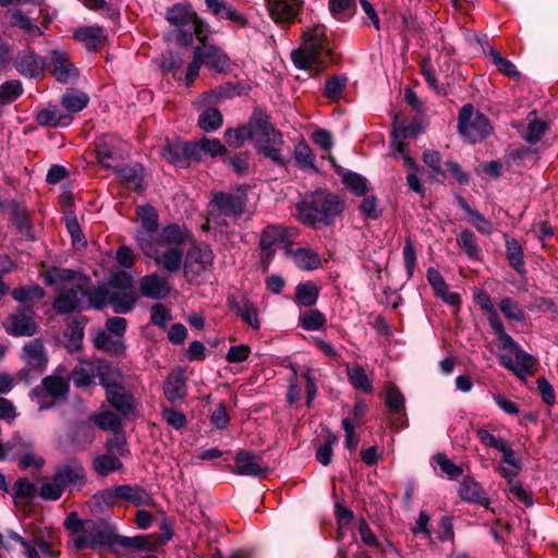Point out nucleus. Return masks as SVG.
Masks as SVG:
<instances>
[{
	"instance_id": "f257e3e1",
	"label": "nucleus",
	"mask_w": 558,
	"mask_h": 558,
	"mask_svg": "<svg viewBox=\"0 0 558 558\" xmlns=\"http://www.w3.org/2000/svg\"><path fill=\"white\" fill-rule=\"evenodd\" d=\"M64 526L76 550H100L114 545V529L105 520H82L76 512H70Z\"/></svg>"
},
{
	"instance_id": "f03ea898",
	"label": "nucleus",
	"mask_w": 558,
	"mask_h": 558,
	"mask_svg": "<svg viewBox=\"0 0 558 558\" xmlns=\"http://www.w3.org/2000/svg\"><path fill=\"white\" fill-rule=\"evenodd\" d=\"M291 59L298 69L319 74L333 61L325 27L316 25L303 32L302 46L293 50Z\"/></svg>"
},
{
	"instance_id": "7ed1b4c3",
	"label": "nucleus",
	"mask_w": 558,
	"mask_h": 558,
	"mask_svg": "<svg viewBox=\"0 0 558 558\" xmlns=\"http://www.w3.org/2000/svg\"><path fill=\"white\" fill-rule=\"evenodd\" d=\"M187 236L186 230L179 225H169L160 231L158 238L146 244L141 250L153 258L157 266L169 272H175L181 268L183 251L180 245Z\"/></svg>"
},
{
	"instance_id": "20e7f679",
	"label": "nucleus",
	"mask_w": 558,
	"mask_h": 558,
	"mask_svg": "<svg viewBox=\"0 0 558 558\" xmlns=\"http://www.w3.org/2000/svg\"><path fill=\"white\" fill-rule=\"evenodd\" d=\"M165 19L171 27L169 37L180 45H192L194 36L204 41L210 34L209 26L198 19L190 4L174 3L167 9Z\"/></svg>"
},
{
	"instance_id": "39448f33",
	"label": "nucleus",
	"mask_w": 558,
	"mask_h": 558,
	"mask_svg": "<svg viewBox=\"0 0 558 558\" xmlns=\"http://www.w3.org/2000/svg\"><path fill=\"white\" fill-rule=\"evenodd\" d=\"M47 286L71 283L63 287L53 301V308L58 314H69L84 307L86 288L81 283H74L75 272L70 269L51 267L41 274Z\"/></svg>"
},
{
	"instance_id": "423d86ee",
	"label": "nucleus",
	"mask_w": 558,
	"mask_h": 558,
	"mask_svg": "<svg viewBox=\"0 0 558 558\" xmlns=\"http://www.w3.org/2000/svg\"><path fill=\"white\" fill-rule=\"evenodd\" d=\"M250 138L258 150L274 163L284 166L282 134L270 123L268 116L255 112L247 123Z\"/></svg>"
},
{
	"instance_id": "0eeeda50",
	"label": "nucleus",
	"mask_w": 558,
	"mask_h": 558,
	"mask_svg": "<svg viewBox=\"0 0 558 558\" xmlns=\"http://www.w3.org/2000/svg\"><path fill=\"white\" fill-rule=\"evenodd\" d=\"M95 498L106 506H116L124 500L135 507L150 506L154 504L153 496L143 487L137 485H118L99 490Z\"/></svg>"
},
{
	"instance_id": "6e6552de",
	"label": "nucleus",
	"mask_w": 558,
	"mask_h": 558,
	"mask_svg": "<svg viewBox=\"0 0 558 558\" xmlns=\"http://www.w3.org/2000/svg\"><path fill=\"white\" fill-rule=\"evenodd\" d=\"M459 131L468 141L475 143L486 137L492 126L487 118L475 111L472 105H464L459 113Z\"/></svg>"
},
{
	"instance_id": "1a4fd4ad",
	"label": "nucleus",
	"mask_w": 558,
	"mask_h": 558,
	"mask_svg": "<svg viewBox=\"0 0 558 558\" xmlns=\"http://www.w3.org/2000/svg\"><path fill=\"white\" fill-rule=\"evenodd\" d=\"M213 263L214 253L207 245L192 246L183 264L185 278L190 282L205 278L211 271Z\"/></svg>"
},
{
	"instance_id": "9d476101",
	"label": "nucleus",
	"mask_w": 558,
	"mask_h": 558,
	"mask_svg": "<svg viewBox=\"0 0 558 558\" xmlns=\"http://www.w3.org/2000/svg\"><path fill=\"white\" fill-rule=\"evenodd\" d=\"M246 204V196L243 192L216 193L209 204V213L216 218L238 219L243 213Z\"/></svg>"
},
{
	"instance_id": "9b49d317",
	"label": "nucleus",
	"mask_w": 558,
	"mask_h": 558,
	"mask_svg": "<svg viewBox=\"0 0 558 558\" xmlns=\"http://www.w3.org/2000/svg\"><path fill=\"white\" fill-rule=\"evenodd\" d=\"M259 246L262 250V265L267 269L271 263L276 247H280L284 253H290L291 242L288 239L286 229L277 225L267 226L259 239Z\"/></svg>"
},
{
	"instance_id": "f8f14e48",
	"label": "nucleus",
	"mask_w": 558,
	"mask_h": 558,
	"mask_svg": "<svg viewBox=\"0 0 558 558\" xmlns=\"http://www.w3.org/2000/svg\"><path fill=\"white\" fill-rule=\"evenodd\" d=\"M124 143L114 135H102L96 142L98 162L104 168H114L116 163L124 157Z\"/></svg>"
},
{
	"instance_id": "ddd939ff",
	"label": "nucleus",
	"mask_w": 558,
	"mask_h": 558,
	"mask_svg": "<svg viewBox=\"0 0 558 558\" xmlns=\"http://www.w3.org/2000/svg\"><path fill=\"white\" fill-rule=\"evenodd\" d=\"M161 156L177 167H187L190 160L199 161L198 144L193 142L168 143L161 150Z\"/></svg>"
},
{
	"instance_id": "4468645a",
	"label": "nucleus",
	"mask_w": 558,
	"mask_h": 558,
	"mask_svg": "<svg viewBox=\"0 0 558 558\" xmlns=\"http://www.w3.org/2000/svg\"><path fill=\"white\" fill-rule=\"evenodd\" d=\"M136 214L141 219V228L136 232V241L142 248L146 244L155 241L160 232H157L158 213L150 205H142L136 207Z\"/></svg>"
},
{
	"instance_id": "2eb2a0df",
	"label": "nucleus",
	"mask_w": 558,
	"mask_h": 558,
	"mask_svg": "<svg viewBox=\"0 0 558 558\" xmlns=\"http://www.w3.org/2000/svg\"><path fill=\"white\" fill-rule=\"evenodd\" d=\"M514 359L509 355H501L500 363L507 369L514 373L520 378H526L534 375L538 368V361L533 355L519 349L513 353Z\"/></svg>"
},
{
	"instance_id": "dca6fc26",
	"label": "nucleus",
	"mask_w": 558,
	"mask_h": 558,
	"mask_svg": "<svg viewBox=\"0 0 558 558\" xmlns=\"http://www.w3.org/2000/svg\"><path fill=\"white\" fill-rule=\"evenodd\" d=\"M49 64L52 68V75L60 83H73L78 77V71L71 61L70 56L61 50H51Z\"/></svg>"
},
{
	"instance_id": "f3484780",
	"label": "nucleus",
	"mask_w": 558,
	"mask_h": 558,
	"mask_svg": "<svg viewBox=\"0 0 558 558\" xmlns=\"http://www.w3.org/2000/svg\"><path fill=\"white\" fill-rule=\"evenodd\" d=\"M138 283L142 295L153 300L165 299L171 291L170 282L157 272L142 277Z\"/></svg>"
},
{
	"instance_id": "a211bd4d",
	"label": "nucleus",
	"mask_w": 558,
	"mask_h": 558,
	"mask_svg": "<svg viewBox=\"0 0 558 558\" xmlns=\"http://www.w3.org/2000/svg\"><path fill=\"white\" fill-rule=\"evenodd\" d=\"M234 473L245 476H262L267 473L268 466L262 458L251 451H240L235 458Z\"/></svg>"
},
{
	"instance_id": "6ab92c4d",
	"label": "nucleus",
	"mask_w": 558,
	"mask_h": 558,
	"mask_svg": "<svg viewBox=\"0 0 558 558\" xmlns=\"http://www.w3.org/2000/svg\"><path fill=\"white\" fill-rule=\"evenodd\" d=\"M201 43L202 45L195 47V49H201L203 64L217 72H226L229 68L228 56L215 45L206 43V40Z\"/></svg>"
},
{
	"instance_id": "aec40b11",
	"label": "nucleus",
	"mask_w": 558,
	"mask_h": 558,
	"mask_svg": "<svg viewBox=\"0 0 558 558\" xmlns=\"http://www.w3.org/2000/svg\"><path fill=\"white\" fill-rule=\"evenodd\" d=\"M5 326L8 333L14 337H31L37 331V324L31 315L24 312H16L9 316Z\"/></svg>"
},
{
	"instance_id": "412c9836",
	"label": "nucleus",
	"mask_w": 558,
	"mask_h": 558,
	"mask_svg": "<svg viewBox=\"0 0 558 558\" xmlns=\"http://www.w3.org/2000/svg\"><path fill=\"white\" fill-rule=\"evenodd\" d=\"M298 218L304 225L317 227L324 223V215L319 206V197L315 193L311 199H304L296 206Z\"/></svg>"
},
{
	"instance_id": "4be33fe9",
	"label": "nucleus",
	"mask_w": 558,
	"mask_h": 558,
	"mask_svg": "<svg viewBox=\"0 0 558 558\" xmlns=\"http://www.w3.org/2000/svg\"><path fill=\"white\" fill-rule=\"evenodd\" d=\"M22 359L28 366L43 372L48 362L43 341L34 339L27 342L22 349Z\"/></svg>"
},
{
	"instance_id": "5701e85b",
	"label": "nucleus",
	"mask_w": 558,
	"mask_h": 558,
	"mask_svg": "<svg viewBox=\"0 0 558 558\" xmlns=\"http://www.w3.org/2000/svg\"><path fill=\"white\" fill-rule=\"evenodd\" d=\"M56 481L65 489L70 486L81 487L85 483V470L80 463L66 464L57 469Z\"/></svg>"
},
{
	"instance_id": "b1692460",
	"label": "nucleus",
	"mask_w": 558,
	"mask_h": 558,
	"mask_svg": "<svg viewBox=\"0 0 558 558\" xmlns=\"http://www.w3.org/2000/svg\"><path fill=\"white\" fill-rule=\"evenodd\" d=\"M96 371L99 383L106 391L122 385L123 376L117 365L107 361H97Z\"/></svg>"
},
{
	"instance_id": "393cba45",
	"label": "nucleus",
	"mask_w": 558,
	"mask_h": 558,
	"mask_svg": "<svg viewBox=\"0 0 558 558\" xmlns=\"http://www.w3.org/2000/svg\"><path fill=\"white\" fill-rule=\"evenodd\" d=\"M14 65L24 76L38 77L44 73V62L34 52L19 53Z\"/></svg>"
},
{
	"instance_id": "a878e982",
	"label": "nucleus",
	"mask_w": 558,
	"mask_h": 558,
	"mask_svg": "<svg viewBox=\"0 0 558 558\" xmlns=\"http://www.w3.org/2000/svg\"><path fill=\"white\" fill-rule=\"evenodd\" d=\"M302 0H268L271 17L277 22H290L298 12Z\"/></svg>"
},
{
	"instance_id": "bb28decb",
	"label": "nucleus",
	"mask_w": 558,
	"mask_h": 558,
	"mask_svg": "<svg viewBox=\"0 0 558 558\" xmlns=\"http://www.w3.org/2000/svg\"><path fill=\"white\" fill-rule=\"evenodd\" d=\"M73 118L58 106H49L37 113L36 121L44 126L62 128L71 124Z\"/></svg>"
},
{
	"instance_id": "cd10ccee",
	"label": "nucleus",
	"mask_w": 558,
	"mask_h": 558,
	"mask_svg": "<svg viewBox=\"0 0 558 558\" xmlns=\"http://www.w3.org/2000/svg\"><path fill=\"white\" fill-rule=\"evenodd\" d=\"M427 280L432 286L434 293L446 303L450 305H457L460 303L459 294L449 291L447 283L438 270L429 268L427 270Z\"/></svg>"
},
{
	"instance_id": "c85d7f7f",
	"label": "nucleus",
	"mask_w": 558,
	"mask_h": 558,
	"mask_svg": "<svg viewBox=\"0 0 558 558\" xmlns=\"http://www.w3.org/2000/svg\"><path fill=\"white\" fill-rule=\"evenodd\" d=\"M163 392L170 402L181 400L186 395L185 378L181 369L173 371L168 375Z\"/></svg>"
},
{
	"instance_id": "c756f323",
	"label": "nucleus",
	"mask_w": 558,
	"mask_h": 558,
	"mask_svg": "<svg viewBox=\"0 0 558 558\" xmlns=\"http://www.w3.org/2000/svg\"><path fill=\"white\" fill-rule=\"evenodd\" d=\"M504 240H505V246H506V257H507L509 265L519 275H524L526 272V269H525L523 247L514 238H511L506 233L504 234Z\"/></svg>"
},
{
	"instance_id": "7c9ffc66",
	"label": "nucleus",
	"mask_w": 558,
	"mask_h": 558,
	"mask_svg": "<svg viewBox=\"0 0 558 558\" xmlns=\"http://www.w3.org/2000/svg\"><path fill=\"white\" fill-rule=\"evenodd\" d=\"M459 496L469 502H475L483 507L489 505V498L481 485L472 478H464L459 487Z\"/></svg>"
},
{
	"instance_id": "2f4dec72",
	"label": "nucleus",
	"mask_w": 558,
	"mask_h": 558,
	"mask_svg": "<svg viewBox=\"0 0 558 558\" xmlns=\"http://www.w3.org/2000/svg\"><path fill=\"white\" fill-rule=\"evenodd\" d=\"M291 256L295 266L302 270H314L320 266V257L318 253L310 247H299L292 250L290 246V253H286Z\"/></svg>"
},
{
	"instance_id": "473e14b6",
	"label": "nucleus",
	"mask_w": 558,
	"mask_h": 558,
	"mask_svg": "<svg viewBox=\"0 0 558 558\" xmlns=\"http://www.w3.org/2000/svg\"><path fill=\"white\" fill-rule=\"evenodd\" d=\"M316 194L317 197H319V206L324 215V223L329 225L336 216L342 213L343 202L335 194H325L323 192H316Z\"/></svg>"
},
{
	"instance_id": "72a5a7b5",
	"label": "nucleus",
	"mask_w": 558,
	"mask_h": 558,
	"mask_svg": "<svg viewBox=\"0 0 558 558\" xmlns=\"http://www.w3.org/2000/svg\"><path fill=\"white\" fill-rule=\"evenodd\" d=\"M117 173L121 181L129 187L135 191L143 190L144 169L141 165L125 166L117 169Z\"/></svg>"
},
{
	"instance_id": "f704fd0d",
	"label": "nucleus",
	"mask_w": 558,
	"mask_h": 558,
	"mask_svg": "<svg viewBox=\"0 0 558 558\" xmlns=\"http://www.w3.org/2000/svg\"><path fill=\"white\" fill-rule=\"evenodd\" d=\"M108 402L120 413L129 414L134 404L133 397L124 392L122 385L106 391Z\"/></svg>"
},
{
	"instance_id": "c9c22d12",
	"label": "nucleus",
	"mask_w": 558,
	"mask_h": 558,
	"mask_svg": "<svg viewBox=\"0 0 558 558\" xmlns=\"http://www.w3.org/2000/svg\"><path fill=\"white\" fill-rule=\"evenodd\" d=\"M318 295V287L312 281H305L295 287L294 301L300 306L311 307L317 302Z\"/></svg>"
},
{
	"instance_id": "e433bc0d",
	"label": "nucleus",
	"mask_w": 558,
	"mask_h": 558,
	"mask_svg": "<svg viewBox=\"0 0 558 558\" xmlns=\"http://www.w3.org/2000/svg\"><path fill=\"white\" fill-rule=\"evenodd\" d=\"M74 39L84 43L88 48H98L105 39L104 31L98 26H84L74 32Z\"/></svg>"
},
{
	"instance_id": "4c0bfd02",
	"label": "nucleus",
	"mask_w": 558,
	"mask_h": 558,
	"mask_svg": "<svg viewBox=\"0 0 558 558\" xmlns=\"http://www.w3.org/2000/svg\"><path fill=\"white\" fill-rule=\"evenodd\" d=\"M97 377L96 362L82 363L72 371V380L78 388H87L94 384Z\"/></svg>"
},
{
	"instance_id": "58836bf2",
	"label": "nucleus",
	"mask_w": 558,
	"mask_h": 558,
	"mask_svg": "<svg viewBox=\"0 0 558 558\" xmlns=\"http://www.w3.org/2000/svg\"><path fill=\"white\" fill-rule=\"evenodd\" d=\"M121 460L113 453H105L97 456L93 461L95 472L100 476H107L112 472L122 469Z\"/></svg>"
},
{
	"instance_id": "ea45409f",
	"label": "nucleus",
	"mask_w": 558,
	"mask_h": 558,
	"mask_svg": "<svg viewBox=\"0 0 558 558\" xmlns=\"http://www.w3.org/2000/svg\"><path fill=\"white\" fill-rule=\"evenodd\" d=\"M136 294L133 290L130 291H113L111 295V303L114 313L125 314L129 313L136 303Z\"/></svg>"
},
{
	"instance_id": "a19ab883",
	"label": "nucleus",
	"mask_w": 558,
	"mask_h": 558,
	"mask_svg": "<svg viewBox=\"0 0 558 558\" xmlns=\"http://www.w3.org/2000/svg\"><path fill=\"white\" fill-rule=\"evenodd\" d=\"M94 344L96 348L107 351L112 354L123 353L125 347L122 340L118 337H112L107 331H99L94 338Z\"/></svg>"
},
{
	"instance_id": "79ce46f5",
	"label": "nucleus",
	"mask_w": 558,
	"mask_h": 558,
	"mask_svg": "<svg viewBox=\"0 0 558 558\" xmlns=\"http://www.w3.org/2000/svg\"><path fill=\"white\" fill-rule=\"evenodd\" d=\"M457 245L465 253L469 258L474 260L480 259L481 248L477 244V239L472 231L463 230L457 236Z\"/></svg>"
},
{
	"instance_id": "37998d69",
	"label": "nucleus",
	"mask_w": 558,
	"mask_h": 558,
	"mask_svg": "<svg viewBox=\"0 0 558 558\" xmlns=\"http://www.w3.org/2000/svg\"><path fill=\"white\" fill-rule=\"evenodd\" d=\"M89 98L86 94L81 92H69L62 96L61 106L69 113L82 111L88 104Z\"/></svg>"
},
{
	"instance_id": "c03bdc74",
	"label": "nucleus",
	"mask_w": 558,
	"mask_h": 558,
	"mask_svg": "<svg viewBox=\"0 0 558 558\" xmlns=\"http://www.w3.org/2000/svg\"><path fill=\"white\" fill-rule=\"evenodd\" d=\"M43 388L52 398H65L69 391V383L63 377L50 375L43 379Z\"/></svg>"
},
{
	"instance_id": "a18cd8bd",
	"label": "nucleus",
	"mask_w": 558,
	"mask_h": 558,
	"mask_svg": "<svg viewBox=\"0 0 558 558\" xmlns=\"http://www.w3.org/2000/svg\"><path fill=\"white\" fill-rule=\"evenodd\" d=\"M348 376L350 383L355 389H359L365 393L373 392V381L368 378L365 369L360 365H353L348 367Z\"/></svg>"
},
{
	"instance_id": "49530a36",
	"label": "nucleus",
	"mask_w": 558,
	"mask_h": 558,
	"mask_svg": "<svg viewBox=\"0 0 558 558\" xmlns=\"http://www.w3.org/2000/svg\"><path fill=\"white\" fill-rule=\"evenodd\" d=\"M236 313L241 319L253 329L257 330L260 328L257 306L250 300H242L236 305Z\"/></svg>"
},
{
	"instance_id": "de8ad7c7",
	"label": "nucleus",
	"mask_w": 558,
	"mask_h": 558,
	"mask_svg": "<svg viewBox=\"0 0 558 558\" xmlns=\"http://www.w3.org/2000/svg\"><path fill=\"white\" fill-rule=\"evenodd\" d=\"M112 290L108 286L97 287L92 290L86 289L85 299L88 306L101 308L111 303Z\"/></svg>"
},
{
	"instance_id": "09e8293b",
	"label": "nucleus",
	"mask_w": 558,
	"mask_h": 558,
	"mask_svg": "<svg viewBox=\"0 0 558 558\" xmlns=\"http://www.w3.org/2000/svg\"><path fill=\"white\" fill-rule=\"evenodd\" d=\"M207 8L218 17L243 22V16L223 0H205Z\"/></svg>"
},
{
	"instance_id": "8fccbe9b",
	"label": "nucleus",
	"mask_w": 558,
	"mask_h": 558,
	"mask_svg": "<svg viewBox=\"0 0 558 558\" xmlns=\"http://www.w3.org/2000/svg\"><path fill=\"white\" fill-rule=\"evenodd\" d=\"M198 125L205 132H213L222 125V116L216 108H207L198 118Z\"/></svg>"
},
{
	"instance_id": "3c124183",
	"label": "nucleus",
	"mask_w": 558,
	"mask_h": 558,
	"mask_svg": "<svg viewBox=\"0 0 558 558\" xmlns=\"http://www.w3.org/2000/svg\"><path fill=\"white\" fill-rule=\"evenodd\" d=\"M64 221L66 230L71 235L72 244L77 248L85 247L87 242L81 230L76 216L73 213L69 211L64 216Z\"/></svg>"
},
{
	"instance_id": "603ef678",
	"label": "nucleus",
	"mask_w": 558,
	"mask_h": 558,
	"mask_svg": "<svg viewBox=\"0 0 558 558\" xmlns=\"http://www.w3.org/2000/svg\"><path fill=\"white\" fill-rule=\"evenodd\" d=\"M338 444V437L328 432L326 439L316 449V460L324 466H327L331 462L333 454V446Z\"/></svg>"
},
{
	"instance_id": "864d4df0",
	"label": "nucleus",
	"mask_w": 558,
	"mask_h": 558,
	"mask_svg": "<svg viewBox=\"0 0 558 558\" xmlns=\"http://www.w3.org/2000/svg\"><path fill=\"white\" fill-rule=\"evenodd\" d=\"M25 555L27 558H58L59 551H56L52 546L45 541H38L34 545L27 544L24 547Z\"/></svg>"
},
{
	"instance_id": "5fc2aeb1",
	"label": "nucleus",
	"mask_w": 558,
	"mask_h": 558,
	"mask_svg": "<svg viewBox=\"0 0 558 558\" xmlns=\"http://www.w3.org/2000/svg\"><path fill=\"white\" fill-rule=\"evenodd\" d=\"M11 294L17 302H27L43 299L45 290L39 284H28L14 289Z\"/></svg>"
},
{
	"instance_id": "6e6d98bb",
	"label": "nucleus",
	"mask_w": 558,
	"mask_h": 558,
	"mask_svg": "<svg viewBox=\"0 0 558 558\" xmlns=\"http://www.w3.org/2000/svg\"><path fill=\"white\" fill-rule=\"evenodd\" d=\"M300 324L307 331L320 330L326 325V318L318 310H311L300 315Z\"/></svg>"
},
{
	"instance_id": "4d7b16f0",
	"label": "nucleus",
	"mask_w": 558,
	"mask_h": 558,
	"mask_svg": "<svg viewBox=\"0 0 558 558\" xmlns=\"http://www.w3.org/2000/svg\"><path fill=\"white\" fill-rule=\"evenodd\" d=\"M342 182L345 187L356 196L366 194L368 190L367 180L354 172L344 173L342 177Z\"/></svg>"
},
{
	"instance_id": "13d9d810",
	"label": "nucleus",
	"mask_w": 558,
	"mask_h": 558,
	"mask_svg": "<svg viewBox=\"0 0 558 558\" xmlns=\"http://www.w3.org/2000/svg\"><path fill=\"white\" fill-rule=\"evenodd\" d=\"M23 93L20 81H8L0 85V105H8L16 100Z\"/></svg>"
},
{
	"instance_id": "bf43d9fd",
	"label": "nucleus",
	"mask_w": 558,
	"mask_h": 558,
	"mask_svg": "<svg viewBox=\"0 0 558 558\" xmlns=\"http://www.w3.org/2000/svg\"><path fill=\"white\" fill-rule=\"evenodd\" d=\"M469 222L482 234L489 235L494 231L493 223L478 210L466 207Z\"/></svg>"
},
{
	"instance_id": "052dcab7",
	"label": "nucleus",
	"mask_w": 558,
	"mask_h": 558,
	"mask_svg": "<svg viewBox=\"0 0 558 558\" xmlns=\"http://www.w3.org/2000/svg\"><path fill=\"white\" fill-rule=\"evenodd\" d=\"M12 23L15 26L22 28L25 33L31 36L38 37L43 35L41 29L36 25L26 14L21 10H14L12 12Z\"/></svg>"
},
{
	"instance_id": "680f3d73",
	"label": "nucleus",
	"mask_w": 558,
	"mask_h": 558,
	"mask_svg": "<svg viewBox=\"0 0 558 558\" xmlns=\"http://www.w3.org/2000/svg\"><path fill=\"white\" fill-rule=\"evenodd\" d=\"M385 403L395 414L404 411V397L397 386L391 385L387 388Z\"/></svg>"
},
{
	"instance_id": "e2e57ef3",
	"label": "nucleus",
	"mask_w": 558,
	"mask_h": 558,
	"mask_svg": "<svg viewBox=\"0 0 558 558\" xmlns=\"http://www.w3.org/2000/svg\"><path fill=\"white\" fill-rule=\"evenodd\" d=\"M198 144V156L202 158V153L209 154L211 157L222 156L227 153L226 147L217 138L203 137Z\"/></svg>"
},
{
	"instance_id": "0e129e2a",
	"label": "nucleus",
	"mask_w": 558,
	"mask_h": 558,
	"mask_svg": "<svg viewBox=\"0 0 558 558\" xmlns=\"http://www.w3.org/2000/svg\"><path fill=\"white\" fill-rule=\"evenodd\" d=\"M499 308L509 320L521 322L524 318L522 308L518 302L511 298L501 299Z\"/></svg>"
},
{
	"instance_id": "69168bd1",
	"label": "nucleus",
	"mask_w": 558,
	"mask_h": 558,
	"mask_svg": "<svg viewBox=\"0 0 558 558\" xmlns=\"http://www.w3.org/2000/svg\"><path fill=\"white\" fill-rule=\"evenodd\" d=\"M489 56L492 57L493 62L499 72L512 78L519 77L520 74L517 71L515 65L510 60L501 57L497 50L492 48L489 50Z\"/></svg>"
},
{
	"instance_id": "338daca9",
	"label": "nucleus",
	"mask_w": 558,
	"mask_h": 558,
	"mask_svg": "<svg viewBox=\"0 0 558 558\" xmlns=\"http://www.w3.org/2000/svg\"><path fill=\"white\" fill-rule=\"evenodd\" d=\"M14 498L32 499L37 493V487L27 477H20L13 486Z\"/></svg>"
},
{
	"instance_id": "774afa93",
	"label": "nucleus",
	"mask_w": 558,
	"mask_h": 558,
	"mask_svg": "<svg viewBox=\"0 0 558 558\" xmlns=\"http://www.w3.org/2000/svg\"><path fill=\"white\" fill-rule=\"evenodd\" d=\"M63 490L64 488L56 481L53 475L49 481L41 484L39 496L45 500H58L62 496Z\"/></svg>"
}]
</instances>
